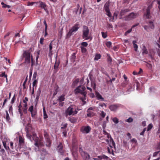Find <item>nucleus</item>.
Returning a JSON list of instances; mask_svg holds the SVG:
<instances>
[{
	"label": "nucleus",
	"instance_id": "nucleus-1",
	"mask_svg": "<svg viewBox=\"0 0 160 160\" xmlns=\"http://www.w3.org/2000/svg\"><path fill=\"white\" fill-rule=\"evenodd\" d=\"M26 136L29 139L31 142L33 141H35V145L39 147V146H41L43 145V143L39 140V138L37 137V134L36 133H33L32 136L29 133V130L27 128H26Z\"/></svg>",
	"mask_w": 160,
	"mask_h": 160
},
{
	"label": "nucleus",
	"instance_id": "nucleus-2",
	"mask_svg": "<svg viewBox=\"0 0 160 160\" xmlns=\"http://www.w3.org/2000/svg\"><path fill=\"white\" fill-rule=\"evenodd\" d=\"M86 88L84 86H82L81 85L77 87L74 90V93L76 95L78 93L81 94L83 96V97H81L80 98L81 100L84 102V104L86 103L85 100H86V97L87 94V92L85 91Z\"/></svg>",
	"mask_w": 160,
	"mask_h": 160
},
{
	"label": "nucleus",
	"instance_id": "nucleus-3",
	"mask_svg": "<svg viewBox=\"0 0 160 160\" xmlns=\"http://www.w3.org/2000/svg\"><path fill=\"white\" fill-rule=\"evenodd\" d=\"M23 57L25 58L24 63L27 64H29L31 61V66H33L34 65V60L33 58L32 55L29 50H26L24 51Z\"/></svg>",
	"mask_w": 160,
	"mask_h": 160
},
{
	"label": "nucleus",
	"instance_id": "nucleus-4",
	"mask_svg": "<svg viewBox=\"0 0 160 160\" xmlns=\"http://www.w3.org/2000/svg\"><path fill=\"white\" fill-rule=\"evenodd\" d=\"M82 37L83 38H85V40H88L90 39L91 40L92 38L89 35V30L88 27L85 25H83L82 30Z\"/></svg>",
	"mask_w": 160,
	"mask_h": 160
},
{
	"label": "nucleus",
	"instance_id": "nucleus-5",
	"mask_svg": "<svg viewBox=\"0 0 160 160\" xmlns=\"http://www.w3.org/2000/svg\"><path fill=\"white\" fill-rule=\"evenodd\" d=\"M78 113L74 105H71L66 109L65 111V114L66 116L68 115H74Z\"/></svg>",
	"mask_w": 160,
	"mask_h": 160
},
{
	"label": "nucleus",
	"instance_id": "nucleus-6",
	"mask_svg": "<svg viewBox=\"0 0 160 160\" xmlns=\"http://www.w3.org/2000/svg\"><path fill=\"white\" fill-rule=\"evenodd\" d=\"M80 23L79 22H77L72 28L69 30L68 33L67 34V37L69 38L74 33L76 32L79 28Z\"/></svg>",
	"mask_w": 160,
	"mask_h": 160
},
{
	"label": "nucleus",
	"instance_id": "nucleus-7",
	"mask_svg": "<svg viewBox=\"0 0 160 160\" xmlns=\"http://www.w3.org/2000/svg\"><path fill=\"white\" fill-rule=\"evenodd\" d=\"M79 152L84 160H88L90 158V155L87 152L83 151L82 147H79Z\"/></svg>",
	"mask_w": 160,
	"mask_h": 160
},
{
	"label": "nucleus",
	"instance_id": "nucleus-8",
	"mask_svg": "<svg viewBox=\"0 0 160 160\" xmlns=\"http://www.w3.org/2000/svg\"><path fill=\"white\" fill-rule=\"evenodd\" d=\"M91 129V127L89 126H83L81 128L80 131L82 133H88Z\"/></svg>",
	"mask_w": 160,
	"mask_h": 160
},
{
	"label": "nucleus",
	"instance_id": "nucleus-9",
	"mask_svg": "<svg viewBox=\"0 0 160 160\" xmlns=\"http://www.w3.org/2000/svg\"><path fill=\"white\" fill-rule=\"evenodd\" d=\"M109 3L106 2L104 5V8L105 12L107 13V15L108 17H111V13L109 9Z\"/></svg>",
	"mask_w": 160,
	"mask_h": 160
},
{
	"label": "nucleus",
	"instance_id": "nucleus-10",
	"mask_svg": "<svg viewBox=\"0 0 160 160\" xmlns=\"http://www.w3.org/2000/svg\"><path fill=\"white\" fill-rule=\"evenodd\" d=\"M155 1V0H154L149 5L148 7L147 8V10H146V16L147 18L148 19L149 18V17L150 14V10L152 8V5L153 4V2H154Z\"/></svg>",
	"mask_w": 160,
	"mask_h": 160
},
{
	"label": "nucleus",
	"instance_id": "nucleus-11",
	"mask_svg": "<svg viewBox=\"0 0 160 160\" xmlns=\"http://www.w3.org/2000/svg\"><path fill=\"white\" fill-rule=\"evenodd\" d=\"M63 145L62 142H60L57 147V150L61 154L64 152V150L63 149Z\"/></svg>",
	"mask_w": 160,
	"mask_h": 160
},
{
	"label": "nucleus",
	"instance_id": "nucleus-12",
	"mask_svg": "<svg viewBox=\"0 0 160 160\" xmlns=\"http://www.w3.org/2000/svg\"><path fill=\"white\" fill-rule=\"evenodd\" d=\"M120 106L119 104L118 105H112L109 106V108L112 111H116Z\"/></svg>",
	"mask_w": 160,
	"mask_h": 160
},
{
	"label": "nucleus",
	"instance_id": "nucleus-13",
	"mask_svg": "<svg viewBox=\"0 0 160 160\" xmlns=\"http://www.w3.org/2000/svg\"><path fill=\"white\" fill-rule=\"evenodd\" d=\"M39 3V7L41 8H43L44 10L47 11H48L47 8H46L47 5L45 4V2H43L40 1L38 2V3Z\"/></svg>",
	"mask_w": 160,
	"mask_h": 160
},
{
	"label": "nucleus",
	"instance_id": "nucleus-14",
	"mask_svg": "<svg viewBox=\"0 0 160 160\" xmlns=\"http://www.w3.org/2000/svg\"><path fill=\"white\" fill-rule=\"evenodd\" d=\"M137 42L136 41H133L132 42V44L134 48V51L137 52L138 51V46L136 44Z\"/></svg>",
	"mask_w": 160,
	"mask_h": 160
},
{
	"label": "nucleus",
	"instance_id": "nucleus-15",
	"mask_svg": "<svg viewBox=\"0 0 160 160\" xmlns=\"http://www.w3.org/2000/svg\"><path fill=\"white\" fill-rule=\"evenodd\" d=\"M19 144L20 145H22L24 143V139L21 136H19Z\"/></svg>",
	"mask_w": 160,
	"mask_h": 160
},
{
	"label": "nucleus",
	"instance_id": "nucleus-16",
	"mask_svg": "<svg viewBox=\"0 0 160 160\" xmlns=\"http://www.w3.org/2000/svg\"><path fill=\"white\" fill-rule=\"evenodd\" d=\"M65 95L64 94H62L58 97V100L59 101H64L65 99Z\"/></svg>",
	"mask_w": 160,
	"mask_h": 160
},
{
	"label": "nucleus",
	"instance_id": "nucleus-17",
	"mask_svg": "<svg viewBox=\"0 0 160 160\" xmlns=\"http://www.w3.org/2000/svg\"><path fill=\"white\" fill-rule=\"evenodd\" d=\"M69 120L72 123H74L76 122L77 120V119L74 117L72 118H69Z\"/></svg>",
	"mask_w": 160,
	"mask_h": 160
},
{
	"label": "nucleus",
	"instance_id": "nucleus-18",
	"mask_svg": "<svg viewBox=\"0 0 160 160\" xmlns=\"http://www.w3.org/2000/svg\"><path fill=\"white\" fill-rule=\"evenodd\" d=\"M142 54L144 55V54H147L148 53V51L146 49L145 46L144 45H143L142 49Z\"/></svg>",
	"mask_w": 160,
	"mask_h": 160
},
{
	"label": "nucleus",
	"instance_id": "nucleus-19",
	"mask_svg": "<svg viewBox=\"0 0 160 160\" xmlns=\"http://www.w3.org/2000/svg\"><path fill=\"white\" fill-rule=\"evenodd\" d=\"M87 116L88 117H91L94 115V113L91 111H87Z\"/></svg>",
	"mask_w": 160,
	"mask_h": 160
},
{
	"label": "nucleus",
	"instance_id": "nucleus-20",
	"mask_svg": "<svg viewBox=\"0 0 160 160\" xmlns=\"http://www.w3.org/2000/svg\"><path fill=\"white\" fill-rule=\"evenodd\" d=\"M45 140L47 143L46 144V146L47 147H50L51 143V141L50 140V138L48 139H46Z\"/></svg>",
	"mask_w": 160,
	"mask_h": 160
},
{
	"label": "nucleus",
	"instance_id": "nucleus-21",
	"mask_svg": "<svg viewBox=\"0 0 160 160\" xmlns=\"http://www.w3.org/2000/svg\"><path fill=\"white\" fill-rule=\"evenodd\" d=\"M96 96L98 99H102L104 100V98L102 97V96L98 92H97L96 93Z\"/></svg>",
	"mask_w": 160,
	"mask_h": 160
},
{
	"label": "nucleus",
	"instance_id": "nucleus-22",
	"mask_svg": "<svg viewBox=\"0 0 160 160\" xmlns=\"http://www.w3.org/2000/svg\"><path fill=\"white\" fill-rule=\"evenodd\" d=\"M31 114V116L33 118H34L35 117V116L37 113V110L34 109L32 112H30Z\"/></svg>",
	"mask_w": 160,
	"mask_h": 160
},
{
	"label": "nucleus",
	"instance_id": "nucleus-23",
	"mask_svg": "<svg viewBox=\"0 0 160 160\" xmlns=\"http://www.w3.org/2000/svg\"><path fill=\"white\" fill-rule=\"evenodd\" d=\"M59 63L60 62H57V61L55 62L54 67V69L57 70H58Z\"/></svg>",
	"mask_w": 160,
	"mask_h": 160
},
{
	"label": "nucleus",
	"instance_id": "nucleus-24",
	"mask_svg": "<svg viewBox=\"0 0 160 160\" xmlns=\"http://www.w3.org/2000/svg\"><path fill=\"white\" fill-rule=\"evenodd\" d=\"M43 118L44 119H46L48 118V116L47 114V112L45 111V108L43 107Z\"/></svg>",
	"mask_w": 160,
	"mask_h": 160
},
{
	"label": "nucleus",
	"instance_id": "nucleus-25",
	"mask_svg": "<svg viewBox=\"0 0 160 160\" xmlns=\"http://www.w3.org/2000/svg\"><path fill=\"white\" fill-rule=\"evenodd\" d=\"M101 55L100 54H97L95 57L94 58V60H98L100 59L101 58Z\"/></svg>",
	"mask_w": 160,
	"mask_h": 160
},
{
	"label": "nucleus",
	"instance_id": "nucleus-26",
	"mask_svg": "<svg viewBox=\"0 0 160 160\" xmlns=\"http://www.w3.org/2000/svg\"><path fill=\"white\" fill-rule=\"evenodd\" d=\"M149 27L152 29H153L154 28V25L153 22L150 21L149 22Z\"/></svg>",
	"mask_w": 160,
	"mask_h": 160
},
{
	"label": "nucleus",
	"instance_id": "nucleus-27",
	"mask_svg": "<svg viewBox=\"0 0 160 160\" xmlns=\"http://www.w3.org/2000/svg\"><path fill=\"white\" fill-rule=\"evenodd\" d=\"M28 75H27L23 83V85H22V86H23V89H25V88H26V82L28 80Z\"/></svg>",
	"mask_w": 160,
	"mask_h": 160
},
{
	"label": "nucleus",
	"instance_id": "nucleus-28",
	"mask_svg": "<svg viewBox=\"0 0 160 160\" xmlns=\"http://www.w3.org/2000/svg\"><path fill=\"white\" fill-rule=\"evenodd\" d=\"M44 136L45 140L48 139L50 138L49 135L47 132L44 131Z\"/></svg>",
	"mask_w": 160,
	"mask_h": 160
},
{
	"label": "nucleus",
	"instance_id": "nucleus-29",
	"mask_svg": "<svg viewBox=\"0 0 160 160\" xmlns=\"http://www.w3.org/2000/svg\"><path fill=\"white\" fill-rule=\"evenodd\" d=\"M112 121L115 124L118 123L119 122L118 119L116 117H115L112 119Z\"/></svg>",
	"mask_w": 160,
	"mask_h": 160
},
{
	"label": "nucleus",
	"instance_id": "nucleus-30",
	"mask_svg": "<svg viewBox=\"0 0 160 160\" xmlns=\"http://www.w3.org/2000/svg\"><path fill=\"white\" fill-rule=\"evenodd\" d=\"M38 80L36 79L34 80V81L32 83V86L33 87H36L37 86L38 84Z\"/></svg>",
	"mask_w": 160,
	"mask_h": 160
},
{
	"label": "nucleus",
	"instance_id": "nucleus-31",
	"mask_svg": "<svg viewBox=\"0 0 160 160\" xmlns=\"http://www.w3.org/2000/svg\"><path fill=\"white\" fill-rule=\"evenodd\" d=\"M34 3H36L37 4H38V2H28L27 3V5L28 6H32L33 5Z\"/></svg>",
	"mask_w": 160,
	"mask_h": 160
},
{
	"label": "nucleus",
	"instance_id": "nucleus-32",
	"mask_svg": "<svg viewBox=\"0 0 160 160\" xmlns=\"http://www.w3.org/2000/svg\"><path fill=\"white\" fill-rule=\"evenodd\" d=\"M112 44V42L110 41L107 42L106 43V45L109 48H111Z\"/></svg>",
	"mask_w": 160,
	"mask_h": 160
},
{
	"label": "nucleus",
	"instance_id": "nucleus-33",
	"mask_svg": "<svg viewBox=\"0 0 160 160\" xmlns=\"http://www.w3.org/2000/svg\"><path fill=\"white\" fill-rule=\"evenodd\" d=\"M80 48H81V51L82 53H85L87 51L86 48L83 46H81Z\"/></svg>",
	"mask_w": 160,
	"mask_h": 160
},
{
	"label": "nucleus",
	"instance_id": "nucleus-34",
	"mask_svg": "<svg viewBox=\"0 0 160 160\" xmlns=\"http://www.w3.org/2000/svg\"><path fill=\"white\" fill-rule=\"evenodd\" d=\"M6 120L7 121H9L10 120V118L9 115L8 113V111H6Z\"/></svg>",
	"mask_w": 160,
	"mask_h": 160
},
{
	"label": "nucleus",
	"instance_id": "nucleus-35",
	"mask_svg": "<svg viewBox=\"0 0 160 160\" xmlns=\"http://www.w3.org/2000/svg\"><path fill=\"white\" fill-rule=\"evenodd\" d=\"M4 77L5 78H6V79L7 80H8L7 75L6 74L5 72H3L2 73V74H0V77Z\"/></svg>",
	"mask_w": 160,
	"mask_h": 160
},
{
	"label": "nucleus",
	"instance_id": "nucleus-36",
	"mask_svg": "<svg viewBox=\"0 0 160 160\" xmlns=\"http://www.w3.org/2000/svg\"><path fill=\"white\" fill-rule=\"evenodd\" d=\"M79 80L78 78L76 79L73 82V84L74 86L76 85L79 82Z\"/></svg>",
	"mask_w": 160,
	"mask_h": 160
},
{
	"label": "nucleus",
	"instance_id": "nucleus-37",
	"mask_svg": "<svg viewBox=\"0 0 160 160\" xmlns=\"http://www.w3.org/2000/svg\"><path fill=\"white\" fill-rule=\"evenodd\" d=\"M88 44L86 42H83L81 43V46L83 47H86L88 46Z\"/></svg>",
	"mask_w": 160,
	"mask_h": 160
},
{
	"label": "nucleus",
	"instance_id": "nucleus-38",
	"mask_svg": "<svg viewBox=\"0 0 160 160\" xmlns=\"http://www.w3.org/2000/svg\"><path fill=\"white\" fill-rule=\"evenodd\" d=\"M77 142V140L73 138L72 140V144L73 146H75L77 145V144H76V142Z\"/></svg>",
	"mask_w": 160,
	"mask_h": 160
},
{
	"label": "nucleus",
	"instance_id": "nucleus-39",
	"mask_svg": "<svg viewBox=\"0 0 160 160\" xmlns=\"http://www.w3.org/2000/svg\"><path fill=\"white\" fill-rule=\"evenodd\" d=\"M137 14L133 12L131 13V18H134L136 17Z\"/></svg>",
	"mask_w": 160,
	"mask_h": 160
},
{
	"label": "nucleus",
	"instance_id": "nucleus-40",
	"mask_svg": "<svg viewBox=\"0 0 160 160\" xmlns=\"http://www.w3.org/2000/svg\"><path fill=\"white\" fill-rule=\"evenodd\" d=\"M61 125L62 127H61V128L62 129H64L66 128H67L68 124L67 123H66L63 124H62Z\"/></svg>",
	"mask_w": 160,
	"mask_h": 160
},
{
	"label": "nucleus",
	"instance_id": "nucleus-41",
	"mask_svg": "<svg viewBox=\"0 0 160 160\" xmlns=\"http://www.w3.org/2000/svg\"><path fill=\"white\" fill-rule=\"evenodd\" d=\"M153 126L152 124H150L148 126L147 131H148L151 129L152 128Z\"/></svg>",
	"mask_w": 160,
	"mask_h": 160
},
{
	"label": "nucleus",
	"instance_id": "nucleus-42",
	"mask_svg": "<svg viewBox=\"0 0 160 160\" xmlns=\"http://www.w3.org/2000/svg\"><path fill=\"white\" fill-rule=\"evenodd\" d=\"M131 142L133 143L134 144L133 145V146L134 147V146L137 144V141L136 139H135L134 138L132 139L131 141Z\"/></svg>",
	"mask_w": 160,
	"mask_h": 160
},
{
	"label": "nucleus",
	"instance_id": "nucleus-43",
	"mask_svg": "<svg viewBox=\"0 0 160 160\" xmlns=\"http://www.w3.org/2000/svg\"><path fill=\"white\" fill-rule=\"evenodd\" d=\"M15 98H16V95H15V94L12 99L11 102V103L12 104L14 102Z\"/></svg>",
	"mask_w": 160,
	"mask_h": 160
},
{
	"label": "nucleus",
	"instance_id": "nucleus-44",
	"mask_svg": "<svg viewBox=\"0 0 160 160\" xmlns=\"http://www.w3.org/2000/svg\"><path fill=\"white\" fill-rule=\"evenodd\" d=\"M101 34H102V37L104 38H106V37H107V35L106 33H105L104 32H101Z\"/></svg>",
	"mask_w": 160,
	"mask_h": 160
},
{
	"label": "nucleus",
	"instance_id": "nucleus-45",
	"mask_svg": "<svg viewBox=\"0 0 160 160\" xmlns=\"http://www.w3.org/2000/svg\"><path fill=\"white\" fill-rule=\"evenodd\" d=\"M44 155H46L48 153L47 152H46L45 150V152L42 151V153H41V156H42L41 158L43 160L44 159V158L43 157V154H44Z\"/></svg>",
	"mask_w": 160,
	"mask_h": 160
},
{
	"label": "nucleus",
	"instance_id": "nucleus-46",
	"mask_svg": "<svg viewBox=\"0 0 160 160\" xmlns=\"http://www.w3.org/2000/svg\"><path fill=\"white\" fill-rule=\"evenodd\" d=\"M49 53H52V42H51L50 44L49 45Z\"/></svg>",
	"mask_w": 160,
	"mask_h": 160
},
{
	"label": "nucleus",
	"instance_id": "nucleus-47",
	"mask_svg": "<svg viewBox=\"0 0 160 160\" xmlns=\"http://www.w3.org/2000/svg\"><path fill=\"white\" fill-rule=\"evenodd\" d=\"M106 113H105L103 111L101 112L100 114V115L102 117V118H104L106 115Z\"/></svg>",
	"mask_w": 160,
	"mask_h": 160
},
{
	"label": "nucleus",
	"instance_id": "nucleus-48",
	"mask_svg": "<svg viewBox=\"0 0 160 160\" xmlns=\"http://www.w3.org/2000/svg\"><path fill=\"white\" fill-rule=\"evenodd\" d=\"M33 106L32 105L31 106L28 108V110L30 112H32L34 110Z\"/></svg>",
	"mask_w": 160,
	"mask_h": 160
},
{
	"label": "nucleus",
	"instance_id": "nucleus-49",
	"mask_svg": "<svg viewBox=\"0 0 160 160\" xmlns=\"http://www.w3.org/2000/svg\"><path fill=\"white\" fill-rule=\"evenodd\" d=\"M37 75V72H35L33 75V79H36Z\"/></svg>",
	"mask_w": 160,
	"mask_h": 160
},
{
	"label": "nucleus",
	"instance_id": "nucleus-50",
	"mask_svg": "<svg viewBox=\"0 0 160 160\" xmlns=\"http://www.w3.org/2000/svg\"><path fill=\"white\" fill-rule=\"evenodd\" d=\"M107 27L109 28H112L113 26L111 24L108 23L107 24Z\"/></svg>",
	"mask_w": 160,
	"mask_h": 160
},
{
	"label": "nucleus",
	"instance_id": "nucleus-51",
	"mask_svg": "<svg viewBox=\"0 0 160 160\" xmlns=\"http://www.w3.org/2000/svg\"><path fill=\"white\" fill-rule=\"evenodd\" d=\"M28 101V98L25 97L24 99L23 100V102L24 103H27V102Z\"/></svg>",
	"mask_w": 160,
	"mask_h": 160
},
{
	"label": "nucleus",
	"instance_id": "nucleus-52",
	"mask_svg": "<svg viewBox=\"0 0 160 160\" xmlns=\"http://www.w3.org/2000/svg\"><path fill=\"white\" fill-rule=\"evenodd\" d=\"M41 92V90L40 88H39L38 90L37 94L40 95Z\"/></svg>",
	"mask_w": 160,
	"mask_h": 160
},
{
	"label": "nucleus",
	"instance_id": "nucleus-53",
	"mask_svg": "<svg viewBox=\"0 0 160 160\" xmlns=\"http://www.w3.org/2000/svg\"><path fill=\"white\" fill-rule=\"evenodd\" d=\"M23 111L24 113L26 114L27 113V108H22Z\"/></svg>",
	"mask_w": 160,
	"mask_h": 160
},
{
	"label": "nucleus",
	"instance_id": "nucleus-54",
	"mask_svg": "<svg viewBox=\"0 0 160 160\" xmlns=\"http://www.w3.org/2000/svg\"><path fill=\"white\" fill-rule=\"evenodd\" d=\"M44 38H41L40 40V43L41 44H43V42L44 40Z\"/></svg>",
	"mask_w": 160,
	"mask_h": 160
},
{
	"label": "nucleus",
	"instance_id": "nucleus-55",
	"mask_svg": "<svg viewBox=\"0 0 160 160\" xmlns=\"http://www.w3.org/2000/svg\"><path fill=\"white\" fill-rule=\"evenodd\" d=\"M64 102L62 101H59V105L60 107H62L64 105Z\"/></svg>",
	"mask_w": 160,
	"mask_h": 160
},
{
	"label": "nucleus",
	"instance_id": "nucleus-56",
	"mask_svg": "<svg viewBox=\"0 0 160 160\" xmlns=\"http://www.w3.org/2000/svg\"><path fill=\"white\" fill-rule=\"evenodd\" d=\"M110 141L111 142L112 145L114 146V145H115V143L113 139L112 138H111L110 139Z\"/></svg>",
	"mask_w": 160,
	"mask_h": 160
},
{
	"label": "nucleus",
	"instance_id": "nucleus-57",
	"mask_svg": "<svg viewBox=\"0 0 160 160\" xmlns=\"http://www.w3.org/2000/svg\"><path fill=\"white\" fill-rule=\"evenodd\" d=\"M54 90L55 92L57 91V92H58V89L59 88V87L58 86V85H56L55 87H54Z\"/></svg>",
	"mask_w": 160,
	"mask_h": 160
},
{
	"label": "nucleus",
	"instance_id": "nucleus-58",
	"mask_svg": "<svg viewBox=\"0 0 160 160\" xmlns=\"http://www.w3.org/2000/svg\"><path fill=\"white\" fill-rule=\"evenodd\" d=\"M146 130V128H145L140 133V135H143L145 131Z\"/></svg>",
	"mask_w": 160,
	"mask_h": 160
},
{
	"label": "nucleus",
	"instance_id": "nucleus-59",
	"mask_svg": "<svg viewBox=\"0 0 160 160\" xmlns=\"http://www.w3.org/2000/svg\"><path fill=\"white\" fill-rule=\"evenodd\" d=\"M39 57V56L38 55H37V56L36 57V65H37L38 64V59Z\"/></svg>",
	"mask_w": 160,
	"mask_h": 160
},
{
	"label": "nucleus",
	"instance_id": "nucleus-60",
	"mask_svg": "<svg viewBox=\"0 0 160 160\" xmlns=\"http://www.w3.org/2000/svg\"><path fill=\"white\" fill-rule=\"evenodd\" d=\"M62 134H63L64 137H66L67 136V132L66 130H64L62 132Z\"/></svg>",
	"mask_w": 160,
	"mask_h": 160
},
{
	"label": "nucleus",
	"instance_id": "nucleus-61",
	"mask_svg": "<svg viewBox=\"0 0 160 160\" xmlns=\"http://www.w3.org/2000/svg\"><path fill=\"white\" fill-rule=\"evenodd\" d=\"M10 147L12 149H13V142H10Z\"/></svg>",
	"mask_w": 160,
	"mask_h": 160
},
{
	"label": "nucleus",
	"instance_id": "nucleus-62",
	"mask_svg": "<svg viewBox=\"0 0 160 160\" xmlns=\"http://www.w3.org/2000/svg\"><path fill=\"white\" fill-rule=\"evenodd\" d=\"M12 106H11L9 107V113H10L11 112H12Z\"/></svg>",
	"mask_w": 160,
	"mask_h": 160
},
{
	"label": "nucleus",
	"instance_id": "nucleus-63",
	"mask_svg": "<svg viewBox=\"0 0 160 160\" xmlns=\"http://www.w3.org/2000/svg\"><path fill=\"white\" fill-rule=\"evenodd\" d=\"M130 33V29L128 30L125 33L124 35L125 36H127L128 34Z\"/></svg>",
	"mask_w": 160,
	"mask_h": 160
},
{
	"label": "nucleus",
	"instance_id": "nucleus-64",
	"mask_svg": "<svg viewBox=\"0 0 160 160\" xmlns=\"http://www.w3.org/2000/svg\"><path fill=\"white\" fill-rule=\"evenodd\" d=\"M144 29L145 30H146L147 31H149L148 30V26H145V25L144 26Z\"/></svg>",
	"mask_w": 160,
	"mask_h": 160
}]
</instances>
